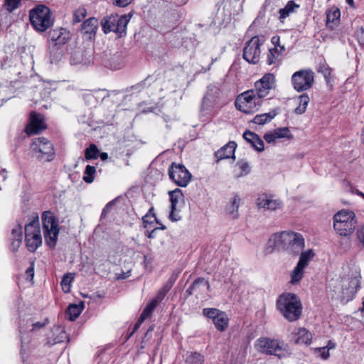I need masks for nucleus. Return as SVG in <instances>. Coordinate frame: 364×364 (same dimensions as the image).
<instances>
[{
    "label": "nucleus",
    "instance_id": "1",
    "mask_svg": "<svg viewBox=\"0 0 364 364\" xmlns=\"http://www.w3.org/2000/svg\"><path fill=\"white\" fill-rule=\"evenodd\" d=\"M304 239L300 233L284 231L270 236L265 245L264 252L271 254L277 248L296 256L304 249Z\"/></svg>",
    "mask_w": 364,
    "mask_h": 364
},
{
    "label": "nucleus",
    "instance_id": "2",
    "mask_svg": "<svg viewBox=\"0 0 364 364\" xmlns=\"http://www.w3.org/2000/svg\"><path fill=\"white\" fill-rule=\"evenodd\" d=\"M277 308L289 321L299 320L302 313V304L299 296L292 293L282 294L277 301Z\"/></svg>",
    "mask_w": 364,
    "mask_h": 364
},
{
    "label": "nucleus",
    "instance_id": "3",
    "mask_svg": "<svg viewBox=\"0 0 364 364\" xmlns=\"http://www.w3.org/2000/svg\"><path fill=\"white\" fill-rule=\"evenodd\" d=\"M255 348L261 353L275 355L279 358L290 355L288 344L279 339L261 337L255 341Z\"/></svg>",
    "mask_w": 364,
    "mask_h": 364
},
{
    "label": "nucleus",
    "instance_id": "4",
    "mask_svg": "<svg viewBox=\"0 0 364 364\" xmlns=\"http://www.w3.org/2000/svg\"><path fill=\"white\" fill-rule=\"evenodd\" d=\"M30 21L32 26L39 32H44L53 23L50 11L45 5H38L30 11Z\"/></svg>",
    "mask_w": 364,
    "mask_h": 364
},
{
    "label": "nucleus",
    "instance_id": "5",
    "mask_svg": "<svg viewBox=\"0 0 364 364\" xmlns=\"http://www.w3.org/2000/svg\"><path fill=\"white\" fill-rule=\"evenodd\" d=\"M132 15H123L119 16L117 14L105 17L102 21V27L105 33L114 32L119 34V37L127 33V26L130 21Z\"/></svg>",
    "mask_w": 364,
    "mask_h": 364
},
{
    "label": "nucleus",
    "instance_id": "6",
    "mask_svg": "<svg viewBox=\"0 0 364 364\" xmlns=\"http://www.w3.org/2000/svg\"><path fill=\"white\" fill-rule=\"evenodd\" d=\"M41 218L45 242L50 247H53L56 245L59 233L58 220L55 219L54 214L50 211H45Z\"/></svg>",
    "mask_w": 364,
    "mask_h": 364
},
{
    "label": "nucleus",
    "instance_id": "7",
    "mask_svg": "<svg viewBox=\"0 0 364 364\" xmlns=\"http://www.w3.org/2000/svg\"><path fill=\"white\" fill-rule=\"evenodd\" d=\"M261 99L256 91L250 90L239 95L235 101L236 108L246 114L256 112L261 105Z\"/></svg>",
    "mask_w": 364,
    "mask_h": 364
},
{
    "label": "nucleus",
    "instance_id": "8",
    "mask_svg": "<svg viewBox=\"0 0 364 364\" xmlns=\"http://www.w3.org/2000/svg\"><path fill=\"white\" fill-rule=\"evenodd\" d=\"M31 147L40 161H50L55 155L53 144L45 137L33 139Z\"/></svg>",
    "mask_w": 364,
    "mask_h": 364
},
{
    "label": "nucleus",
    "instance_id": "9",
    "mask_svg": "<svg viewBox=\"0 0 364 364\" xmlns=\"http://www.w3.org/2000/svg\"><path fill=\"white\" fill-rule=\"evenodd\" d=\"M291 85L298 92L311 89L314 83V73L311 69L295 72L291 77Z\"/></svg>",
    "mask_w": 364,
    "mask_h": 364
},
{
    "label": "nucleus",
    "instance_id": "10",
    "mask_svg": "<svg viewBox=\"0 0 364 364\" xmlns=\"http://www.w3.org/2000/svg\"><path fill=\"white\" fill-rule=\"evenodd\" d=\"M25 242L30 252H35L42 243L38 220H33L25 225Z\"/></svg>",
    "mask_w": 364,
    "mask_h": 364
},
{
    "label": "nucleus",
    "instance_id": "11",
    "mask_svg": "<svg viewBox=\"0 0 364 364\" xmlns=\"http://www.w3.org/2000/svg\"><path fill=\"white\" fill-rule=\"evenodd\" d=\"M168 174L169 178L178 186L186 187L190 182L192 175L182 164L171 163Z\"/></svg>",
    "mask_w": 364,
    "mask_h": 364
},
{
    "label": "nucleus",
    "instance_id": "12",
    "mask_svg": "<svg viewBox=\"0 0 364 364\" xmlns=\"http://www.w3.org/2000/svg\"><path fill=\"white\" fill-rule=\"evenodd\" d=\"M262 44L258 36L252 37L243 49V58L247 62L256 64L259 60L260 46Z\"/></svg>",
    "mask_w": 364,
    "mask_h": 364
},
{
    "label": "nucleus",
    "instance_id": "13",
    "mask_svg": "<svg viewBox=\"0 0 364 364\" xmlns=\"http://www.w3.org/2000/svg\"><path fill=\"white\" fill-rule=\"evenodd\" d=\"M276 87L275 76L272 73H266L255 83V90L259 97L267 96L269 91Z\"/></svg>",
    "mask_w": 364,
    "mask_h": 364
},
{
    "label": "nucleus",
    "instance_id": "14",
    "mask_svg": "<svg viewBox=\"0 0 364 364\" xmlns=\"http://www.w3.org/2000/svg\"><path fill=\"white\" fill-rule=\"evenodd\" d=\"M47 128L44 117L42 114L36 112L31 113L30 123L26 127L28 134H37Z\"/></svg>",
    "mask_w": 364,
    "mask_h": 364
},
{
    "label": "nucleus",
    "instance_id": "15",
    "mask_svg": "<svg viewBox=\"0 0 364 364\" xmlns=\"http://www.w3.org/2000/svg\"><path fill=\"white\" fill-rule=\"evenodd\" d=\"M291 337L294 339L295 344L297 345H310L312 341L311 333L305 328H296L291 333Z\"/></svg>",
    "mask_w": 364,
    "mask_h": 364
},
{
    "label": "nucleus",
    "instance_id": "16",
    "mask_svg": "<svg viewBox=\"0 0 364 364\" xmlns=\"http://www.w3.org/2000/svg\"><path fill=\"white\" fill-rule=\"evenodd\" d=\"M236 148L237 144L235 141L228 142L215 152V162L218 163L220 160L230 158L235 160V151Z\"/></svg>",
    "mask_w": 364,
    "mask_h": 364
},
{
    "label": "nucleus",
    "instance_id": "17",
    "mask_svg": "<svg viewBox=\"0 0 364 364\" xmlns=\"http://www.w3.org/2000/svg\"><path fill=\"white\" fill-rule=\"evenodd\" d=\"M210 284L208 280L203 277H198L196 279L186 291V296L188 297L193 294H200L204 288L208 291L210 289Z\"/></svg>",
    "mask_w": 364,
    "mask_h": 364
},
{
    "label": "nucleus",
    "instance_id": "18",
    "mask_svg": "<svg viewBox=\"0 0 364 364\" xmlns=\"http://www.w3.org/2000/svg\"><path fill=\"white\" fill-rule=\"evenodd\" d=\"M97 28L98 20L95 17H91L81 24L80 31L84 35H87L89 39H92L95 36Z\"/></svg>",
    "mask_w": 364,
    "mask_h": 364
},
{
    "label": "nucleus",
    "instance_id": "19",
    "mask_svg": "<svg viewBox=\"0 0 364 364\" xmlns=\"http://www.w3.org/2000/svg\"><path fill=\"white\" fill-rule=\"evenodd\" d=\"M356 220L344 223H333L334 230L341 236H350L355 229Z\"/></svg>",
    "mask_w": 364,
    "mask_h": 364
},
{
    "label": "nucleus",
    "instance_id": "20",
    "mask_svg": "<svg viewBox=\"0 0 364 364\" xmlns=\"http://www.w3.org/2000/svg\"><path fill=\"white\" fill-rule=\"evenodd\" d=\"M257 205L259 208L270 210H275L282 207V203L279 200H274L266 195L259 197L257 200Z\"/></svg>",
    "mask_w": 364,
    "mask_h": 364
},
{
    "label": "nucleus",
    "instance_id": "21",
    "mask_svg": "<svg viewBox=\"0 0 364 364\" xmlns=\"http://www.w3.org/2000/svg\"><path fill=\"white\" fill-rule=\"evenodd\" d=\"M243 138L257 151L261 152L264 151V142L257 134L247 130L244 132Z\"/></svg>",
    "mask_w": 364,
    "mask_h": 364
},
{
    "label": "nucleus",
    "instance_id": "22",
    "mask_svg": "<svg viewBox=\"0 0 364 364\" xmlns=\"http://www.w3.org/2000/svg\"><path fill=\"white\" fill-rule=\"evenodd\" d=\"M341 11L338 7H332L326 11V26L330 30H333L335 26L339 24Z\"/></svg>",
    "mask_w": 364,
    "mask_h": 364
},
{
    "label": "nucleus",
    "instance_id": "23",
    "mask_svg": "<svg viewBox=\"0 0 364 364\" xmlns=\"http://www.w3.org/2000/svg\"><path fill=\"white\" fill-rule=\"evenodd\" d=\"M49 37L55 45H64L68 39V31L63 28L54 29L49 32Z\"/></svg>",
    "mask_w": 364,
    "mask_h": 364
},
{
    "label": "nucleus",
    "instance_id": "24",
    "mask_svg": "<svg viewBox=\"0 0 364 364\" xmlns=\"http://www.w3.org/2000/svg\"><path fill=\"white\" fill-rule=\"evenodd\" d=\"M47 322H48L47 318L45 320L44 322H33V321H31V319H28L26 321H25L24 319H22L19 322L20 331H21V333L22 331H26L30 326H32V328L31 329V331H35V330L40 329V328H43L46 324Z\"/></svg>",
    "mask_w": 364,
    "mask_h": 364
},
{
    "label": "nucleus",
    "instance_id": "25",
    "mask_svg": "<svg viewBox=\"0 0 364 364\" xmlns=\"http://www.w3.org/2000/svg\"><path fill=\"white\" fill-rule=\"evenodd\" d=\"M277 114V110L273 109L268 113L257 114L252 119V122L259 125L264 124L274 119Z\"/></svg>",
    "mask_w": 364,
    "mask_h": 364
},
{
    "label": "nucleus",
    "instance_id": "26",
    "mask_svg": "<svg viewBox=\"0 0 364 364\" xmlns=\"http://www.w3.org/2000/svg\"><path fill=\"white\" fill-rule=\"evenodd\" d=\"M356 220L355 215L353 211L342 210L338 212L333 217V223H344L349 220Z\"/></svg>",
    "mask_w": 364,
    "mask_h": 364
},
{
    "label": "nucleus",
    "instance_id": "27",
    "mask_svg": "<svg viewBox=\"0 0 364 364\" xmlns=\"http://www.w3.org/2000/svg\"><path fill=\"white\" fill-rule=\"evenodd\" d=\"M103 63L105 66L110 69H119L122 67L121 55L118 53H116L111 59L107 58L104 59Z\"/></svg>",
    "mask_w": 364,
    "mask_h": 364
},
{
    "label": "nucleus",
    "instance_id": "28",
    "mask_svg": "<svg viewBox=\"0 0 364 364\" xmlns=\"http://www.w3.org/2000/svg\"><path fill=\"white\" fill-rule=\"evenodd\" d=\"M228 321L226 314L221 311L213 322L218 331H224L228 327Z\"/></svg>",
    "mask_w": 364,
    "mask_h": 364
},
{
    "label": "nucleus",
    "instance_id": "29",
    "mask_svg": "<svg viewBox=\"0 0 364 364\" xmlns=\"http://www.w3.org/2000/svg\"><path fill=\"white\" fill-rule=\"evenodd\" d=\"M299 7V5L296 4L294 1H289L284 8L279 9V19L282 21L286 18L291 13L294 11L296 8Z\"/></svg>",
    "mask_w": 364,
    "mask_h": 364
},
{
    "label": "nucleus",
    "instance_id": "30",
    "mask_svg": "<svg viewBox=\"0 0 364 364\" xmlns=\"http://www.w3.org/2000/svg\"><path fill=\"white\" fill-rule=\"evenodd\" d=\"M168 196L170 197L171 208L176 210V206L178 201L183 198V194L180 188H176L173 191H168Z\"/></svg>",
    "mask_w": 364,
    "mask_h": 364
},
{
    "label": "nucleus",
    "instance_id": "31",
    "mask_svg": "<svg viewBox=\"0 0 364 364\" xmlns=\"http://www.w3.org/2000/svg\"><path fill=\"white\" fill-rule=\"evenodd\" d=\"M84 307L85 304L82 301L78 304H70V321L75 320L80 315Z\"/></svg>",
    "mask_w": 364,
    "mask_h": 364
},
{
    "label": "nucleus",
    "instance_id": "32",
    "mask_svg": "<svg viewBox=\"0 0 364 364\" xmlns=\"http://www.w3.org/2000/svg\"><path fill=\"white\" fill-rule=\"evenodd\" d=\"M305 267L301 264H296V267L291 273V284H296L299 283L304 277V269Z\"/></svg>",
    "mask_w": 364,
    "mask_h": 364
},
{
    "label": "nucleus",
    "instance_id": "33",
    "mask_svg": "<svg viewBox=\"0 0 364 364\" xmlns=\"http://www.w3.org/2000/svg\"><path fill=\"white\" fill-rule=\"evenodd\" d=\"M185 362L186 364H203L204 358L198 352L188 353Z\"/></svg>",
    "mask_w": 364,
    "mask_h": 364
},
{
    "label": "nucleus",
    "instance_id": "34",
    "mask_svg": "<svg viewBox=\"0 0 364 364\" xmlns=\"http://www.w3.org/2000/svg\"><path fill=\"white\" fill-rule=\"evenodd\" d=\"M315 254L312 249H309L305 252H301L299 259L297 264H301L302 267H306L309 262L313 259Z\"/></svg>",
    "mask_w": 364,
    "mask_h": 364
},
{
    "label": "nucleus",
    "instance_id": "35",
    "mask_svg": "<svg viewBox=\"0 0 364 364\" xmlns=\"http://www.w3.org/2000/svg\"><path fill=\"white\" fill-rule=\"evenodd\" d=\"M309 103V97L307 94H302L299 97V106L295 109L294 112L297 114H301L306 112V107Z\"/></svg>",
    "mask_w": 364,
    "mask_h": 364
},
{
    "label": "nucleus",
    "instance_id": "36",
    "mask_svg": "<svg viewBox=\"0 0 364 364\" xmlns=\"http://www.w3.org/2000/svg\"><path fill=\"white\" fill-rule=\"evenodd\" d=\"M96 168L91 165H87L83 173V181L87 183H91L94 181Z\"/></svg>",
    "mask_w": 364,
    "mask_h": 364
},
{
    "label": "nucleus",
    "instance_id": "37",
    "mask_svg": "<svg viewBox=\"0 0 364 364\" xmlns=\"http://www.w3.org/2000/svg\"><path fill=\"white\" fill-rule=\"evenodd\" d=\"M99 151L97 146L92 144L85 151V158L86 160L97 159L99 157Z\"/></svg>",
    "mask_w": 364,
    "mask_h": 364
},
{
    "label": "nucleus",
    "instance_id": "38",
    "mask_svg": "<svg viewBox=\"0 0 364 364\" xmlns=\"http://www.w3.org/2000/svg\"><path fill=\"white\" fill-rule=\"evenodd\" d=\"M158 304L156 301H154L153 299L145 306L144 309L142 313L141 314V320H145L146 318L149 317L153 311H154L155 308Z\"/></svg>",
    "mask_w": 364,
    "mask_h": 364
},
{
    "label": "nucleus",
    "instance_id": "39",
    "mask_svg": "<svg viewBox=\"0 0 364 364\" xmlns=\"http://www.w3.org/2000/svg\"><path fill=\"white\" fill-rule=\"evenodd\" d=\"M280 55V52L277 49V47H274L273 48H270L269 50V53L267 55V62L268 65H272L274 64L277 61H278L279 57Z\"/></svg>",
    "mask_w": 364,
    "mask_h": 364
},
{
    "label": "nucleus",
    "instance_id": "40",
    "mask_svg": "<svg viewBox=\"0 0 364 364\" xmlns=\"http://www.w3.org/2000/svg\"><path fill=\"white\" fill-rule=\"evenodd\" d=\"M179 275V272H173L168 279L166 281V282L164 284L162 288L165 289L167 292L170 291V289L172 288L173 285L177 280Z\"/></svg>",
    "mask_w": 364,
    "mask_h": 364
},
{
    "label": "nucleus",
    "instance_id": "41",
    "mask_svg": "<svg viewBox=\"0 0 364 364\" xmlns=\"http://www.w3.org/2000/svg\"><path fill=\"white\" fill-rule=\"evenodd\" d=\"M87 16V10L85 8H79L73 14V23L82 21Z\"/></svg>",
    "mask_w": 364,
    "mask_h": 364
},
{
    "label": "nucleus",
    "instance_id": "42",
    "mask_svg": "<svg viewBox=\"0 0 364 364\" xmlns=\"http://www.w3.org/2000/svg\"><path fill=\"white\" fill-rule=\"evenodd\" d=\"M21 0H5L4 7L9 12H12L21 5Z\"/></svg>",
    "mask_w": 364,
    "mask_h": 364
},
{
    "label": "nucleus",
    "instance_id": "43",
    "mask_svg": "<svg viewBox=\"0 0 364 364\" xmlns=\"http://www.w3.org/2000/svg\"><path fill=\"white\" fill-rule=\"evenodd\" d=\"M240 198H239V196L237 195L235 196L232 202V205L228 209L229 213L232 215L233 218L237 217V213L240 205Z\"/></svg>",
    "mask_w": 364,
    "mask_h": 364
},
{
    "label": "nucleus",
    "instance_id": "44",
    "mask_svg": "<svg viewBox=\"0 0 364 364\" xmlns=\"http://www.w3.org/2000/svg\"><path fill=\"white\" fill-rule=\"evenodd\" d=\"M220 312L221 311L215 308H205L203 310V315L209 318H211L213 321L215 319V318L219 315Z\"/></svg>",
    "mask_w": 364,
    "mask_h": 364
},
{
    "label": "nucleus",
    "instance_id": "45",
    "mask_svg": "<svg viewBox=\"0 0 364 364\" xmlns=\"http://www.w3.org/2000/svg\"><path fill=\"white\" fill-rule=\"evenodd\" d=\"M276 137L279 138H291L292 135L288 127H281L274 130Z\"/></svg>",
    "mask_w": 364,
    "mask_h": 364
},
{
    "label": "nucleus",
    "instance_id": "46",
    "mask_svg": "<svg viewBox=\"0 0 364 364\" xmlns=\"http://www.w3.org/2000/svg\"><path fill=\"white\" fill-rule=\"evenodd\" d=\"M318 72L319 73H321L323 75L326 82H329L331 73V69L327 64L323 63V64L320 65L318 68Z\"/></svg>",
    "mask_w": 364,
    "mask_h": 364
},
{
    "label": "nucleus",
    "instance_id": "47",
    "mask_svg": "<svg viewBox=\"0 0 364 364\" xmlns=\"http://www.w3.org/2000/svg\"><path fill=\"white\" fill-rule=\"evenodd\" d=\"M349 289H351L350 293L355 295L360 288V281L359 279L354 277L351 278L348 284Z\"/></svg>",
    "mask_w": 364,
    "mask_h": 364
},
{
    "label": "nucleus",
    "instance_id": "48",
    "mask_svg": "<svg viewBox=\"0 0 364 364\" xmlns=\"http://www.w3.org/2000/svg\"><path fill=\"white\" fill-rule=\"evenodd\" d=\"M237 166L241 170L240 176L248 174L250 172V167L247 161L241 159L237 162Z\"/></svg>",
    "mask_w": 364,
    "mask_h": 364
},
{
    "label": "nucleus",
    "instance_id": "49",
    "mask_svg": "<svg viewBox=\"0 0 364 364\" xmlns=\"http://www.w3.org/2000/svg\"><path fill=\"white\" fill-rule=\"evenodd\" d=\"M11 239L22 240V227L21 225H16L11 231Z\"/></svg>",
    "mask_w": 364,
    "mask_h": 364
},
{
    "label": "nucleus",
    "instance_id": "50",
    "mask_svg": "<svg viewBox=\"0 0 364 364\" xmlns=\"http://www.w3.org/2000/svg\"><path fill=\"white\" fill-rule=\"evenodd\" d=\"M210 106H211V100L210 99L208 95L206 94L203 98L201 106H200V109L202 112L208 110L209 108L210 107Z\"/></svg>",
    "mask_w": 364,
    "mask_h": 364
},
{
    "label": "nucleus",
    "instance_id": "51",
    "mask_svg": "<svg viewBox=\"0 0 364 364\" xmlns=\"http://www.w3.org/2000/svg\"><path fill=\"white\" fill-rule=\"evenodd\" d=\"M314 350L315 352H319V356L323 360H326L329 358V350L326 349V347L316 348Z\"/></svg>",
    "mask_w": 364,
    "mask_h": 364
},
{
    "label": "nucleus",
    "instance_id": "52",
    "mask_svg": "<svg viewBox=\"0 0 364 364\" xmlns=\"http://www.w3.org/2000/svg\"><path fill=\"white\" fill-rule=\"evenodd\" d=\"M62 290L65 293H68V272L64 274L60 282Z\"/></svg>",
    "mask_w": 364,
    "mask_h": 364
},
{
    "label": "nucleus",
    "instance_id": "53",
    "mask_svg": "<svg viewBox=\"0 0 364 364\" xmlns=\"http://www.w3.org/2000/svg\"><path fill=\"white\" fill-rule=\"evenodd\" d=\"M166 229V227L164 225H161V226H159V227H156L155 228H154L151 231H146L145 232V235L148 237V238H150V239H152V238H154L155 236H156V232L158 230H164Z\"/></svg>",
    "mask_w": 364,
    "mask_h": 364
},
{
    "label": "nucleus",
    "instance_id": "54",
    "mask_svg": "<svg viewBox=\"0 0 364 364\" xmlns=\"http://www.w3.org/2000/svg\"><path fill=\"white\" fill-rule=\"evenodd\" d=\"M168 292L164 289L162 287L158 291L157 294L154 299H153L154 301H156L157 304L161 302L165 297Z\"/></svg>",
    "mask_w": 364,
    "mask_h": 364
},
{
    "label": "nucleus",
    "instance_id": "55",
    "mask_svg": "<svg viewBox=\"0 0 364 364\" xmlns=\"http://www.w3.org/2000/svg\"><path fill=\"white\" fill-rule=\"evenodd\" d=\"M154 221V218H151L149 215H145L142 217L143 226L144 228H148L149 225H152Z\"/></svg>",
    "mask_w": 364,
    "mask_h": 364
},
{
    "label": "nucleus",
    "instance_id": "56",
    "mask_svg": "<svg viewBox=\"0 0 364 364\" xmlns=\"http://www.w3.org/2000/svg\"><path fill=\"white\" fill-rule=\"evenodd\" d=\"M355 35L359 44L361 46H364V28H360L359 29H358L356 31Z\"/></svg>",
    "mask_w": 364,
    "mask_h": 364
},
{
    "label": "nucleus",
    "instance_id": "57",
    "mask_svg": "<svg viewBox=\"0 0 364 364\" xmlns=\"http://www.w3.org/2000/svg\"><path fill=\"white\" fill-rule=\"evenodd\" d=\"M356 235L359 242L364 247V227L358 229Z\"/></svg>",
    "mask_w": 364,
    "mask_h": 364
},
{
    "label": "nucleus",
    "instance_id": "58",
    "mask_svg": "<svg viewBox=\"0 0 364 364\" xmlns=\"http://www.w3.org/2000/svg\"><path fill=\"white\" fill-rule=\"evenodd\" d=\"M21 242H22V240H18V239H11V249L13 252H15L16 251L21 244Z\"/></svg>",
    "mask_w": 364,
    "mask_h": 364
},
{
    "label": "nucleus",
    "instance_id": "59",
    "mask_svg": "<svg viewBox=\"0 0 364 364\" xmlns=\"http://www.w3.org/2000/svg\"><path fill=\"white\" fill-rule=\"evenodd\" d=\"M26 275L27 279L32 280L34 277V264L31 263V266L26 269Z\"/></svg>",
    "mask_w": 364,
    "mask_h": 364
},
{
    "label": "nucleus",
    "instance_id": "60",
    "mask_svg": "<svg viewBox=\"0 0 364 364\" xmlns=\"http://www.w3.org/2000/svg\"><path fill=\"white\" fill-rule=\"evenodd\" d=\"M176 210H177V209L173 210L171 208V212H170L168 218L171 221H173V222L178 221L181 218V217L178 214L176 213Z\"/></svg>",
    "mask_w": 364,
    "mask_h": 364
},
{
    "label": "nucleus",
    "instance_id": "61",
    "mask_svg": "<svg viewBox=\"0 0 364 364\" xmlns=\"http://www.w3.org/2000/svg\"><path fill=\"white\" fill-rule=\"evenodd\" d=\"M144 321V320H141V316L138 318L137 321L134 326L132 331L129 333V335L127 337V339L129 338L140 327L141 323Z\"/></svg>",
    "mask_w": 364,
    "mask_h": 364
},
{
    "label": "nucleus",
    "instance_id": "62",
    "mask_svg": "<svg viewBox=\"0 0 364 364\" xmlns=\"http://www.w3.org/2000/svg\"><path fill=\"white\" fill-rule=\"evenodd\" d=\"M264 139L267 143H272V142H274L275 141V139L277 138L276 137L275 133L273 132V133L265 134L264 136Z\"/></svg>",
    "mask_w": 364,
    "mask_h": 364
},
{
    "label": "nucleus",
    "instance_id": "63",
    "mask_svg": "<svg viewBox=\"0 0 364 364\" xmlns=\"http://www.w3.org/2000/svg\"><path fill=\"white\" fill-rule=\"evenodd\" d=\"M133 0H116L114 4L119 7H125L130 4Z\"/></svg>",
    "mask_w": 364,
    "mask_h": 364
},
{
    "label": "nucleus",
    "instance_id": "64",
    "mask_svg": "<svg viewBox=\"0 0 364 364\" xmlns=\"http://www.w3.org/2000/svg\"><path fill=\"white\" fill-rule=\"evenodd\" d=\"M147 79H145L144 80L140 82L139 83L135 85H133L131 87V89H139V90L140 91L141 89L144 88L145 85H146V81Z\"/></svg>",
    "mask_w": 364,
    "mask_h": 364
}]
</instances>
